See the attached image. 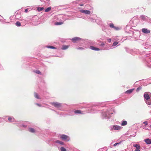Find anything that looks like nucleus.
<instances>
[{"label": "nucleus", "mask_w": 151, "mask_h": 151, "mask_svg": "<svg viewBox=\"0 0 151 151\" xmlns=\"http://www.w3.org/2000/svg\"><path fill=\"white\" fill-rule=\"evenodd\" d=\"M72 112H74L75 114H83L84 113H83V111H82L80 110H76L74 111H72Z\"/></svg>", "instance_id": "nucleus-13"}, {"label": "nucleus", "mask_w": 151, "mask_h": 151, "mask_svg": "<svg viewBox=\"0 0 151 151\" xmlns=\"http://www.w3.org/2000/svg\"><path fill=\"white\" fill-rule=\"evenodd\" d=\"M55 142L56 143L59 144L60 145H64V143L62 141L57 140L55 141Z\"/></svg>", "instance_id": "nucleus-17"}, {"label": "nucleus", "mask_w": 151, "mask_h": 151, "mask_svg": "<svg viewBox=\"0 0 151 151\" xmlns=\"http://www.w3.org/2000/svg\"><path fill=\"white\" fill-rule=\"evenodd\" d=\"M150 127L151 128V125L150 126Z\"/></svg>", "instance_id": "nucleus-52"}, {"label": "nucleus", "mask_w": 151, "mask_h": 151, "mask_svg": "<svg viewBox=\"0 0 151 151\" xmlns=\"http://www.w3.org/2000/svg\"><path fill=\"white\" fill-rule=\"evenodd\" d=\"M8 120L10 122H13L14 121V119L12 116H8Z\"/></svg>", "instance_id": "nucleus-16"}, {"label": "nucleus", "mask_w": 151, "mask_h": 151, "mask_svg": "<svg viewBox=\"0 0 151 151\" xmlns=\"http://www.w3.org/2000/svg\"><path fill=\"white\" fill-rule=\"evenodd\" d=\"M114 125H111L109 127V129L111 131H113L114 129Z\"/></svg>", "instance_id": "nucleus-28"}, {"label": "nucleus", "mask_w": 151, "mask_h": 151, "mask_svg": "<svg viewBox=\"0 0 151 151\" xmlns=\"http://www.w3.org/2000/svg\"><path fill=\"white\" fill-rule=\"evenodd\" d=\"M76 49L78 50H83L84 49V48L82 47H79L76 48Z\"/></svg>", "instance_id": "nucleus-41"}, {"label": "nucleus", "mask_w": 151, "mask_h": 151, "mask_svg": "<svg viewBox=\"0 0 151 151\" xmlns=\"http://www.w3.org/2000/svg\"><path fill=\"white\" fill-rule=\"evenodd\" d=\"M101 117L102 119H109L111 117V115L108 111L104 112L101 114Z\"/></svg>", "instance_id": "nucleus-3"}, {"label": "nucleus", "mask_w": 151, "mask_h": 151, "mask_svg": "<svg viewBox=\"0 0 151 151\" xmlns=\"http://www.w3.org/2000/svg\"><path fill=\"white\" fill-rule=\"evenodd\" d=\"M60 151H67L66 149L63 147H62L60 148Z\"/></svg>", "instance_id": "nucleus-33"}, {"label": "nucleus", "mask_w": 151, "mask_h": 151, "mask_svg": "<svg viewBox=\"0 0 151 151\" xmlns=\"http://www.w3.org/2000/svg\"><path fill=\"white\" fill-rule=\"evenodd\" d=\"M30 9L29 8H28L26 9L25 10V12L26 13L27 12H28L29 10V9Z\"/></svg>", "instance_id": "nucleus-42"}, {"label": "nucleus", "mask_w": 151, "mask_h": 151, "mask_svg": "<svg viewBox=\"0 0 151 151\" xmlns=\"http://www.w3.org/2000/svg\"><path fill=\"white\" fill-rule=\"evenodd\" d=\"M107 41L109 42H111V40L110 38H108L107 39Z\"/></svg>", "instance_id": "nucleus-46"}, {"label": "nucleus", "mask_w": 151, "mask_h": 151, "mask_svg": "<svg viewBox=\"0 0 151 151\" xmlns=\"http://www.w3.org/2000/svg\"><path fill=\"white\" fill-rule=\"evenodd\" d=\"M47 47L48 48L52 49H56V48L53 46H47Z\"/></svg>", "instance_id": "nucleus-32"}, {"label": "nucleus", "mask_w": 151, "mask_h": 151, "mask_svg": "<svg viewBox=\"0 0 151 151\" xmlns=\"http://www.w3.org/2000/svg\"><path fill=\"white\" fill-rule=\"evenodd\" d=\"M133 146L136 148L135 151H140V147L139 144H134Z\"/></svg>", "instance_id": "nucleus-10"}, {"label": "nucleus", "mask_w": 151, "mask_h": 151, "mask_svg": "<svg viewBox=\"0 0 151 151\" xmlns=\"http://www.w3.org/2000/svg\"><path fill=\"white\" fill-rule=\"evenodd\" d=\"M44 8L43 7H38L37 8V10L38 11L40 12L41 11H42L43 9Z\"/></svg>", "instance_id": "nucleus-35"}, {"label": "nucleus", "mask_w": 151, "mask_h": 151, "mask_svg": "<svg viewBox=\"0 0 151 151\" xmlns=\"http://www.w3.org/2000/svg\"><path fill=\"white\" fill-rule=\"evenodd\" d=\"M142 89V87L140 86L137 88L136 89V91L138 92L139 91L141 90Z\"/></svg>", "instance_id": "nucleus-36"}, {"label": "nucleus", "mask_w": 151, "mask_h": 151, "mask_svg": "<svg viewBox=\"0 0 151 151\" xmlns=\"http://www.w3.org/2000/svg\"><path fill=\"white\" fill-rule=\"evenodd\" d=\"M121 142H122V141L120 142H119L115 143V144H114V145L113 146L114 147H116L117 145H119L120 144H121Z\"/></svg>", "instance_id": "nucleus-34"}, {"label": "nucleus", "mask_w": 151, "mask_h": 151, "mask_svg": "<svg viewBox=\"0 0 151 151\" xmlns=\"http://www.w3.org/2000/svg\"><path fill=\"white\" fill-rule=\"evenodd\" d=\"M105 45L104 43V42H102L100 45V46L101 47H103Z\"/></svg>", "instance_id": "nucleus-44"}, {"label": "nucleus", "mask_w": 151, "mask_h": 151, "mask_svg": "<svg viewBox=\"0 0 151 151\" xmlns=\"http://www.w3.org/2000/svg\"><path fill=\"white\" fill-rule=\"evenodd\" d=\"M144 141L148 145H150L151 144V139H145Z\"/></svg>", "instance_id": "nucleus-15"}, {"label": "nucleus", "mask_w": 151, "mask_h": 151, "mask_svg": "<svg viewBox=\"0 0 151 151\" xmlns=\"http://www.w3.org/2000/svg\"><path fill=\"white\" fill-rule=\"evenodd\" d=\"M17 124L18 126L21 128H25L27 127V126L24 124L22 122H18Z\"/></svg>", "instance_id": "nucleus-7"}, {"label": "nucleus", "mask_w": 151, "mask_h": 151, "mask_svg": "<svg viewBox=\"0 0 151 151\" xmlns=\"http://www.w3.org/2000/svg\"><path fill=\"white\" fill-rule=\"evenodd\" d=\"M88 1H89L88 0H83V2H85V3H86Z\"/></svg>", "instance_id": "nucleus-48"}, {"label": "nucleus", "mask_w": 151, "mask_h": 151, "mask_svg": "<svg viewBox=\"0 0 151 151\" xmlns=\"http://www.w3.org/2000/svg\"><path fill=\"white\" fill-rule=\"evenodd\" d=\"M35 104L39 107L41 106V105L39 104L36 103Z\"/></svg>", "instance_id": "nucleus-47"}, {"label": "nucleus", "mask_w": 151, "mask_h": 151, "mask_svg": "<svg viewBox=\"0 0 151 151\" xmlns=\"http://www.w3.org/2000/svg\"><path fill=\"white\" fill-rule=\"evenodd\" d=\"M121 39L120 37L119 36L115 37H114V40L115 41H119Z\"/></svg>", "instance_id": "nucleus-25"}, {"label": "nucleus", "mask_w": 151, "mask_h": 151, "mask_svg": "<svg viewBox=\"0 0 151 151\" xmlns=\"http://www.w3.org/2000/svg\"><path fill=\"white\" fill-rule=\"evenodd\" d=\"M127 121L124 120L122 122L121 125L122 126H124L127 125Z\"/></svg>", "instance_id": "nucleus-23"}, {"label": "nucleus", "mask_w": 151, "mask_h": 151, "mask_svg": "<svg viewBox=\"0 0 151 151\" xmlns=\"http://www.w3.org/2000/svg\"><path fill=\"white\" fill-rule=\"evenodd\" d=\"M28 130L29 132L32 133H35L36 132V130L32 128H29Z\"/></svg>", "instance_id": "nucleus-22"}, {"label": "nucleus", "mask_w": 151, "mask_h": 151, "mask_svg": "<svg viewBox=\"0 0 151 151\" xmlns=\"http://www.w3.org/2000/svg\"><path fill=\"white\" fill-rule=\"evenodd\" d=\"M142 32L145 34H148L150 33V31L145 28L142 29Z\"/></svg>", "instance_id": "nucleus-14"}, {"label": "nucleus", "mask_w": 151, "mask_h": 151, "mask_svg": "<svg viewBox=\"0 0 151 151\" xmlns=\"http://www.w3.org/2000/svg\"><path fill=\"white\" fill-rule=\"evenodd\" d=\"M69 47V45H63L62 46L61 49L63 50H65L68 49Z\"/></svg>", "instance_id": "nucleus-21"}, {"label": "nucleus", "mask_w": 151, "mask_h": 151, "mask_svg": "<svg viewBox=\"0 0 151 151\" xmlns=\"http://www.w3.org/2000/svg\"><path fill=\"white\" fill-rule=\"evenodd\" d=\"M89 20L90 21H91L92 22H93L94 21V19H93L92 17H90L89 19Z\"/></svg>", "instance_id": "nucleus-37"}, {"label": "nucleus", "mask_w": 151, "mask_h": 151, "mask_svg": "<svg viewBox=\"0 0 151 151\" xmlns=\"http://www.w3.org/2000/svg\"><path fill=\"white\" fill-rule=\"evenodd\" d=\"M109 25L110 27L113 28L115 30H117L119 29V28L118 27H115L113 23H110L109 24Z\"/></svg>", "instance_id": "nucleus-9"}, {"label": "nucleus", "mask_w": 151, "mask_h": 151, "mask_svg": "<svg viewBox=\"0 0 151 151\" xmlns=\"http://www.w3.org/2000/svg\"><path fill=\"white\" fill-rule=\"evenodd\" d=\"M79 5L81 6H83V4H80Z\"/></svg>", "instance_id": "nucleus-49"}, {"label": "nucleus", "mask_w": 151, "mask_h": 151, "mask_svg": "<svg viewBox=\"0 0 151 151\" xmlns=\"http://www.w3.org/2000/svg\"><path fill=\"white\" fill-rule=\"evenodd\" d=\"M85 47L86 48H89L91 50H93L95 51H98L101 50L100 49H99L98 48L95 47L93 46H89L88 45H86L85 46Z\"/></svg>", "instance_id": "nucleus-5"}, {"label": "nucleus", "mask_w": 151, "mask_h": 151, "mask_svg": "<svg viewBox=\"0 0 151 151\" xmlns=\"http://www.w3.org/2000/svg\"><path fill=\"white\" fill-rule=\"evenodd\" d=\"M78 2V1H75V3H76V4H77V3Z\"/></svg>", "instance_id": "nucleus-51"}, {"label": "nucleus", "mask_w": 151, "mask_h": 151, "mask_svg": "<svg viewBox=\"0 0 151 151\" xmlns=\"http://www.w3.org/2000/svg\"><path fill=\"white\" fill-rule=\"evenodd\" d=\"M35 72L37 74H41V72L39 70H36L35 71Z\"/></svg>", "instance_id": "nucleus-39"}, {"label": "nucleus", "mask_w": 151, "mask_h": 151, "mask_svg": "<svg viewBox=\"0 0 151 151\" xmlns=\"http://www.w3.org/2000/svg\"><path fill=\"white\" fill-rule=\"evenodd\" d=\"M72 42L74 43L79 42L81 44L85 43L86 41L83 39L78 37H76L71 39Z\"/></svg>", "instance_id": "nucleus-2"}, {"label": "nucleus", "mask_w": 151, "mask_h": 151, "mask_svg": "<svg viewBox=\"0 0 151 151\" xmlns=\"http://www.w3.org/2000/svg\"><path fill=\"white\" fill-rule=\"evenodd\" d=\"M60 138L63 140L68 142L70 140L69 137L65 134H62L60 136Z\"/></svg>", "instance_id": "nucleus-4"}, {"label": "nucleus", "mask_w": 151, "mask_h": 151, "mask_svg": "<svg viewBox=\"0 0 151 151\" xmlns=\"http://www.w3.org/2000/svg\"><path fill=\"white\" fill-rule=\"evenodd\" d=\"M150 92H145L144 94V100L146 103L149 105L151 104V97H150Z\"/></svg>", "instance_id": "nucleus-1"}, {"label": "nucleus", "mask_w": 151, "mask_h": 151, "mask_svg": "<svg viewBox=\"0 0 151 151\" xmlns=\"http://www.w3.org/2000/svg\"><path fill=\"white\" fill-rule=\"evenodd\" d=\"M107 150V149L106 148H104L101 149L100 150V151H106Z\"/></svg>", "instance_id": "nucleus-40"}, {"label": "nucleus", "mask_w": 151, "mask_h": 151, "mask_svg": "<svg viewBox=\"0 0 151 151\" xmlns=\"http://www.w3.org/2000/svg\"><path fill=\"white\" fill-rule=\"evenodd\" d=\"M129 29H131L130 27L129 26H127L125 27V30L126 32H129L128 30Z\"/></svg>", "instance_id": "nucleus-24"}, {"label": "nucleus", "mask_w": 151, "mask_h": 151, "mask_svg": "<svg viewBox=\"0 0 151 151\" xmlns=\"http://www.w3.org/2000/svg\"><path fill=\"white\" fill-rule=\"evenodd\" d=\"M34 96L35 98L37 99H40L38 94L36 93H34Z\"/></svg>", "instance_id": "nucleus-29"}, {"label": "nucleus", "mask_w": 151, "mask_h": 151, "mask_svg": "<svg viewBox=\"0 0 151 151\" xmlns=\"http://www.w3.org/2000/svg\"><path fill=\"white\" fill-rule=\"evenodd\" d=\"M109 45H106V48H105L104 49H103V50H106V49H107L108 48L110 47L109 46H108Z\"/></svg>", "instance_id": "nucleus-45"}, {"label": "nucleus", "mask_w": 151, "mask_h": 151, "mask_svg": "<svg viewBox=\"0 0 151 151\" xmlns=\"http://www.w3.org/2000/svg\"><path fill=\"white\" fill-rule=\"evenodd\" d=\"M2 118L0 117V122H1V121Z\"/></svg>", "instance_id": "nucleus-50"}, {"label": "nucleus", "mask_w": 151, "mask_h": 151, "mask_svg": "<svg viewBox=\"0 0 151 151\" xmlns=\"http://www.w3.org/2000/svg\"><path fill=\"white\" fill-rule=\"evenodd\" d=\"M15 24H16V25L18 27H19L21 25L20 22L19 21L17 22Z\"/></svg>", "instance_id": "nucleus-31"}, {"label": "nucleus", "mask_w": 151, "mask_h": 151, "mask_svg": "<svg viewBox=\"0 0 151 151\" xmlns=\"http://www.w3.org/2000/svg\"><path fill=\"white\" fill-rule=\"evenodd\" d=\"M88 112L90 113H94L95 112L93 108H90L88 109Z\"/></svg>", "instance_id": "nucleus-20"}, {"label": "nucleus", "mask_w": 151, "mask_h": 151, "mask_svg": "<svg viewBox=\"0 0 151 151\" xmlns=\"http://www.w3.org/2000/svg\"><path fill=\"white\" fill-rule=\"evenodd\" d=\"M51 7H49L45 9V12H48L51 10Z\"/></svg>", "instance_id": "nucleus-30"}, {"label": "nucleus", "mask_w": 151, "mask_h": 151, "mask_svg": "<svg viewBox=\"0 0 151 151\" xmlns=\"http://www.w3.org/2000/svg\"><path fill=\"white\" fill-rule=\"evenodd\" d=\"M114 129L115 130H119L122 129V127H121L117 125H114Z\"/></svg>", "instance_id": "nucleus-19"}, {"label": "nucleus", "mask_w": 151, "mask_h": 151, "mask_svg": "<svg viewBox=\"0 0 151 151\" xmlns=\"http://www.w3.org/2000/svg\"><path fill=\"white\" fill-rule=\"evenodd\" d=\"M119 42L117 41L114 42L112 45V46H110V45H109L108 46H109L110 47L108 48L107 49H106V50H109L112 49V47H117V45H118V44Z\"/></svg>", "instance_id": "nucleus-8"}, {"label": "nucleus", "mask_w": 151, "mask_h": 151, "mask_svg": "<svg viewBox=\"0 0 151 151\" xmlns=\"http://www.w3.org/2000/svg\"><path fill=\"white\" fill-rule=\"evenodd\" d=\"M51 104L55 107L58 108V109H60V108L61 107V104L58 102H52Z\"/></svg>", "instance_id": "nucleus-6"}, {"label": "nucleus", "mask_w": 151, "mask_h": 151, "mask_svg": "<svg viewBox=\"0 0 151 151\" xmlns=\"http://www.w3.org/2000/svg\"><path fill=\"white\" fill-rule=\"evenodd\" d=\"M80 11L83 13L85 14H90L91 12L89 10H81Z\"/></svg>", "instance_id": "nucleus-11"}, {"label": "nucleus", "mask_w": 151, "mask_h": 151, "mask_svg": "<svg viewBox=\"0 0 151 151\" xmlns=\"http://www.w3.org/2000/svg\"><path fill=\"white\" fill-rule=\"evenodd\" d=\"M143 123L145 124V125H147L148 124V122L147 121H145L143 122Z\"/></svg>", "instance_id": "nucleus-43"}, {"label": "nucleus", "mask_w": 151, "mask_h": 151, "mask_svg": "<svg viewBox=\"0 0 151 151\" xmlns=\"http://www.w3.org/2000/svg\"><path fill=\"white\" fill-rule=\"evenodd\" d=\"M134 89H132L129 90H128L126 91V93H131L133 91Z\"/></svg>", "instance_id": "nucleus-27"}, {"label": "nucleus", "mask_w": 151, "mask_h": 151, "mask_svg": "<svg viewBox=\"0 0 151 151\" xmlns=\"http://www.w3.org/2000/svg\"><path fill=\"white\" fill-rule=\"evenodd\" d=\"M70 150H73V151H75L77 150L74 147H70Z\"/></svg>", "instance_id": "nucleus-38"}, {"label": "nucleus", "mask_w": 151, "mask_h": 151, "mask_svg": "<svg viewBox=\"0 0 151 151\" xmlns=\"http://www.w3.org/2000/svg\"><path fill=\"white\" fill-rule=\"evenodd\" d=\"M140 17L144 20H146L147 19L148 17L142 15L140 16Z\"/></svg>", "instance_id": "nucleus-18"}, {"label": "nucleus", "mask_w": 151, "mask_h": 151, "mask_svg": "<svg viewBox=\"0 0 151 151\" xmlns=\"http://www.w3.org/2000/svg\"><path fill=\"white\" fill-rule=\"evenodd\" d=\"M130 22L132 24H132V27H135L137 24V22L136 20H132Z\"/></svg>", "instance_id": "nucleus-12"}, {"label": "nucleus", "mask_w": 151, "mask_h": 151, "mask_svg": "<svg viewBox=\"0 0 151 151\" xmlns=\"http://www.w3.org/2000/svg\"><path fill=\"white\" fill-rule=\"evenodd\" d=\"M63 22H56L55 23V24L57 25H60L63 24Z\"/></svg>", "instance_id": "nucleus-26"}]
</instances>
